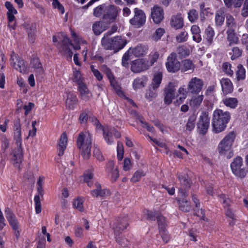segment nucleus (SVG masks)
I'll list each match as a JSON object with an SVG mask.
<instances>
[{"instance_id":"48","label":"nucleus","mask_w":248,"mask_h":248,"mask_svg":"<svg viewBox=\"0 0 248 248\" xmlns=\"http://www.w3.org/2000/svg\"><path fill=\"white\" fill-rule=\"evenodd\" d=\"M188 33L186 31H182L176 36V40L179 43L186 42L188 39Z\"/></svg>"},{"instance_id":"38","label":"nucleus","mask_w":248,"mask_h":248,"mask_svg":"<svg viewBox=\"0 0 248 248\" xmlns=\"http://www.w3.org/2000/svg\"><path fill=\"white\" fill-rule=\"evenodd\" d=\"M103 130L104 137L105 140L108 144H111L113 142L112 132L111 131V129L109 128L108 127H107L106 128L103 129Z\"/></svg>"},{"instance_id":"12","label":"nucleus","mask_w":248,"mask_h":248,"mask_svg":"<svg viewBox=\"0 0 248 248\" xmlns=\"http://www.w3.org/2000/svg\"><path fill=\"white\" fill-rule=\"evenodd\" d=\"M177 84L175 82H170L168 86L165 88L164 103L166 104H170L172 100L175 97V87Z\"/></svg>"},{"instance_id":"43","label":"nucleus","mask_w":248,"mask_h":248,"mask_svg":"<svg viewBox=\"0 0 248 248\" xmlns=\"http://www.w3.org/2000/svg\"><path fill=\"white\" fill-rule=\"evenodd\" d=\"M242 50L240 49L238 47L235 46L233 47L232 48L231 52L229 53L230 55H231V58L232 60H234L239 57H240L242 55Z\"/></svg>"},{"instance_id":"35","label":"nucleus","mask_w":248,"mask_h":248,"mask_svg":"<svg viewBox=\"0 0 248 248\" xmlns=\"http://www.w3.org/2000/svg\"><path fill=\"white\" fill-rule=\"evenodd\" d=\"M72 80L77 83L78 86L84 83V79L82 78L80 72L76 69L73 70Z\"/></svg>"},{"instance_id":"22","label":"nucleus","mask_w":248,"mask_h":248,"mask_svg":"<svg viewBox=\"0 0 248 248\" xmlns=\"http://www.w3.org/2000/svg\"><path fill=\"white\" fill-rule=\"evenodd\" d=\"M225 26L227 31H236L239 28V25L234 17L230 14L226 16Z\"/></svg>"},{"instance_id":"57","label":"nucleus","mask_w":248,"mask_h":248,"mask_svg":"<svg viewBox=\"0 0 248 248\" xmlns=\"http://www.w3.org/2000/svg\"><path fill=\"white\" fill-rule=\"evenodd\" d=\"M8 19V27L13 30L15 29L16 22L15 21V16L14 14H7Z\"/></svg>"},{"instance_id":"56","label":"nucleus","mask_w":248,"mask_h":248,"mask_svg":"<svg viewBox=\"0 0 248 248\" xmlns=\"http://www.w3.org/2000/svg\"><path fill=\"white\" fill-rule=\"evenodd\" d=\"M177 53L181 56L186 57L190 54V51L187 47L181 46L178 47Z\"/></svg>"},{"instance_id":"5","label":"nucleus","mask_w":248,"mask_h":248,"mask_svg":"<svg viewBox=\"0 0 248 248\" xmlns=\"http://www.w3.org/2000/svg\"><path fill=\"white\" fill-rule=\"evenodd\" d=\"M236 135L233 131L229 133L221 141L218 145L219 153L222 155H226L228 152V156L231 157L232 155V146L235 138Z\"/></svg>"},{"instance_id":"49","label":"nucleus","mask_w":248,"mask_h":248,"mask_svg":"<svg viewBox=\"0 0 248 248\" xmlns=\"http://www.w3.org/2000/svg\"><path fill=\"white\" fill-rule=\"evenodd\" d=\"M144 214L146 217L151 220H155V217L157 218V216L160 215V213L157 211H150L148 210H145Z\"/></svg>"},{"instance_id":"25","label":"nucleus","mask_w":248,"mask_h":248,"mask_svg":"<svg viewBox=\"0 0 248 248\" xmlns=\"http://www.w3.org/2000/svg\"><path fill=\"white\" fill-rule=\"evenodd\" d=\"M78 90L80 93L81 98L85 101L90 100L92 97V93L88 90L85 83L80 85L78 87Z\"/></svg>"},{"instance_id":"29","label":"nucleus","mask_w":248,"mask_h":248,"mask_svg":"<svg viewBox=\"0 0 248 248\" xmlns=\"http://www.w3.org/2000/svg\"><path fill=\"white\" fill-rule=\"evenodd\" d=\"M222 90L224 94L231 93L232 90V84L228 78H223L220 81Z\"/></svg>"},{"instance_id":"30","label":"nucleus","mask_w":248,"mask_h":248,"mask_svg":"<svg viewBox=\"0 0 248 248\" xmlns=\"http://www.w3.org/2000/svg\"><path fill=\"white\" fill-rule=\"evenodd\" d=\"M226 34L227 40L229 42L230 46L232 44L239 43V38L237 35L236 31H227Z\"/></svg>"},{"instance_id":"46","label":"nucleus","mask_w":248,"mask_h":248,"mask_svg":"<svg viewBox=\"0 0 248 248\" xmlns=\"http://www.w3.org/2000/svg\"><path fill=\"white\" fill-rule=\"evenodd\" d=\"M109 82L110 83L111 87L115 91L117 94L119 95V96L123 95V93L121 91V87L116 82V81L114 79V78H113L110 79Z\"/></svg>"},{"instance_id":"47","label":"nucleus","mask_w":248,"mask_h":248,"mask_svg":"<svg viewBox=\"0 0 248 248\" xmlns=\"http://www.w3.org/2000/svg\"><path fill=\"white\" fill-rule=\"evenodd\" d=\"M146 173V172L142 170H138L134 173L131 180L134 183L137 182L142 177L144 176Z\"/></svg>"},{"instance_id":"8","label":"nucleus","mask_w":248,"mask_h":248,"mask_svg":"<svg viewBox=\"0 0 248 248\" xmlns=\"http://www.w3.org/2000/svg\"><path fill=\"white\" fill-rule=\"evenodd\" d=\"M231 167L232 172L236 176L241 178L246 176L247 170L243 166V159L241 157H236L231 163Z\"/></svg>"},{"instance_id":"9","label":"nucleus","mask_w":248,"mask_h":248,"mask_svg":"<svg viewBox=\"0 0 248 248\" xmlns=\"http://www.w3.org/2000/svg\"><path fill=\"white\" fill-rule=\"evenodd\" d=\"M5 214L9 224L14 232V234L17 239L20 235L19 225L15 215L9 208H7L5 210Z\"/></svg>"},{"instance_id":"14","label":"nucleus","mask_w":248,"mask_h":248,"mask_svg":"<svg viewBox=\"0 0 248 248\" xmlns=\"http://www.w3.org/2000/svg\"><path fill=\"white\" fill-rule=\"evenodd\" d=\"M203 85V83L202 79L195 77L192 78L188 82L187 89L191 93H198L201 91Z\"/></svg>"},{"instance_id":"6","label":"nucleus","mask_w":248,"mask_h":248,"mask_svg":"<svg viewBox=\"0 0 248 248\" xmlns=\"http://www.w3.org/2000/svg\"><path fill=\"white\" fill-rule=\"evenodd\" d=\"M180 187L178 189V194L182 198H186L188 196V189L191 186V181L186 174L178 173L177 174Z\"/></svg>"},{"instance_id":"62","label":"nucleus","mask_w":248,"mask_h":248,"mask_svg":"<svg viewBox=\"0 0 248 248\" xmlns=\"http://www.w3.org/2000/svg\"><path fill=\"white\" fill-rule=\"evenodd\" d=\"M159 233L161 235L163 241L165 243H167L170 240V236L166 230H161V231H159Z\"/></svg>"},{"instance_id":"52","label":"nucleus","mask_w":248,"mask_h":248,"mask_svg":"<svg viewBox=\"0 0 248 248\" xmlns=\"http://www.w3.org/2000/svg\"><path fill=\"white\" fill-rule=\"evenodd\" d=\"M157 221L159 230L161 231V230H165L166 226L165 218L160 215L157 217Z\"/></svg>"},{"instance_id":"54","label":"nucleus","mask_w":248,"mask_h":248,"mask_svg":"<svg viewBox=\"0 0 248 248\" xmlns=\"http://www.w3.org/2000/svg\"><path fill=\"white\" fill-rule=\"evenodd\" d=\"M83 200L82 199L78 198L75 200L73 202V205L75 208L80 212H82L84 210L83 205Z\"/></svg>"},{"instance_id":"10","label":"nucleus","mask_w":248,"mask_h":248,"mask_svg":"<svg viewBox=\"0 0 248 248\" xmlns=\"http://www.w3.org/2000/svg\"><path fill=\"white\" fill-rule=\"evenodd\" d=\"M166 68L169 72L176 73L180 68V62L177 60L176 54L172 52L168 57L166 63Z\"/></svg>"},{"instance_id":"53","label":"nucleus","mask_w":248,"mask_h":248,"mask_svg":"<svg viewBox=\"0 0 248 248\" xmlns=\"http://www.w3.org/2000/svg\"><path fill=\"white\" fill-rule=\"evenodd\" d=\"M137 114L138 118L139 119L141 124H143L142 126L147 129V130L151 132H154V128L153 126H150L147 123L143 121V118L140 117L136 111L134 112Z\"/></svg>"},{"instance_id":"11","label":"nucleus","mask_w":248,"mask_h":248,"mask_svg":"<svg viewBox=\"0 0 248 248\" xmlns=\"http://www.w3.org/2000/svg\"><path fill=\"white\" fill-rule=\"evenodd\" d=\"M134 14V17L130 20V24L138 28L143 26L146 21V16L143 11L136 8Z\"/></svg>"},{"instance_id":"34","label":"nucleus","mask_w":248,"mask_h":248,"mask_svg":"<svg viewBox=\"0 0 248 248\" xmlns=\"http://www.w3.org/2000/svg\"><path fill=\"white\" fill-rule=\"evenodd\" d=\"M162 78V74L161 73L158 72L155 74L151 85L154 90H156L159 87L161 83Z\"/></svg>"},{"instance_id":"4","label":"nucleus","mask_w":248,"mask_h":248,"mask_svg":"<svg viewBox=\"0 0 248 248\" xmlns=\"http://www.w3.org/2000/svg\"><path fill=\"white\" fill-rule=\"evenodd\" d=\"M111 33H106L101 40V44L106 49L114 50L117 52L122 49L127 43L126 40L121 36H117L109 38Z\"/></svg>"},{"instance_id":"61","label":"nucleus","mask_w":248,"mask_h":248,"mask_svg":"<svg viewBox=\"0 0 248 248\" xmlns=\"http://www.w3.org/2000/svg\"><path fill=\"white\" fill-rule=\"evenodd\" d=\"M156 96V93L151 89L148 90L146 93L145 97L150 101L152 100L153 98H155Z\"/></svg>"},{"instance_id":"19","label":"nucleus","mask_w":248,"mask_h":248,"mask_svg":"<svg viewBox=\"0 0 248 248\" xmlns=\"http://www.w3.org/2000/svg\"><path fill=\"white\" fill-rule=\"evenodd\" d=\"M117 11L113 5L107 6L105 12L103 15V19L108 22H113L117 17Z\"/></svg>"},{"instance_id":"27","label":"nucleus","mask_w":248,"mask_h":248,"mask_svg":"<svg viewBox=\"0 0 248 248\" xmlns=\"http://www.w3.org/2000/svg\"><path fill=\"white\" fill-rule=\"evenodd\" d=\"M67 143V138L65 132L62 133V134L58 147V155L61 156L63 155L64 151L66 149Z\"/></svg>"},{"instance_id":"44","label":"nucleus","mask_w":248,"mask_h":248,"mask_svg":"<svg viewBox=\"0 0 248 248\" xmlns=\"http://www.w3.org/2000/svg\"><path fill=\"white\" fill-rule=\"evenodd\" d=\"M224 104L228 107L235 108L238 104V100L235 98H228L223 100Z\"/></svg>"},{"instance_id":"50","label":"nucleus","mask_w":248,"mask_h":248,"mask_svg":"<svg viewBox=\"0 0 248 248\" xmlns=\"http://www.w3.org/2000/svg\"><path fill=\"white\" fill-rule=\"evenodd\" d=\"M236 75L238 80L243 79L245 78V70L241 64H239L237 66Z\"/></svg>"},{"instance_id":"60","label":"nucleus","mask_w":248,"mask_h":248,"mask_svg":"<svg viewBox=\"0 0 248 248\" xmlns=\"http://www.w3.org/2000/svg\"><path fill=\"white\" fill-rule=\"evenodd\" d=\"M35 204V212L36 214H39L41 212V204L40 202V197L38 195H36L34 199Z\"/></svg>"},{"instance_id":"33","label":"nucleus","mask_w":248,"mask_h":248,"mask_svg":"<svg viewBox=\"0 0 248 248\" xmlns=\"http://www.w3.org/2000/svg\"><path fill=\"white\" fill-rule=\"evenodd\" d=\"M179 209L184 212H189L191 209L190 202L185 199L177 200Z\"/></svg>"},{"instance_id":"45","label":"nucleus","mask_w":248,"mask_h":248,"mask_svg":"<svg viewBox=\"0 0 248 248\" xmlns=\"http://www.w3.org/2000/svg\"><path fill=\"white\" fill-rule=\"evenodd\" d=\"M107 6L105 5H100L94 9L93 16L96 17H100L102 16H103L105 12V10Z\"/></svg>"},{"instance_id":"31","label":"nucleus","mask_w":248,"mask_h":248,"mask_svg":"<svg viewBox=\"0 0 248 248\" xmlns=\"http://www.w3.org/2000/svg\"><path fill=\"white\" fill-rule=\"evenodd\" d=\"M147 78L142 76L136 78L133 82V87L134 90H137L144 87L147 82Z\"/></svg>"},{"instance_id":"15","label":"nucleus","mask_w":248,"mask_h":248,"mask_svg":"<svg viewBox=\"0 0 248 248\" xmlns=\"http://www.w3.org/2000/svg\"><path fill=\"white\" fill-rule=\"evenodd\" d=\"M149 67L148 62L144 59H137L132 62L131 70L134 73H139Z\"/></svg>"},{"instance_id":"3","label":"nucleus","mask_w":248,"mask_h":248,"mask_svg":"<svg viewBox=\"0 0 248 248\" xmlns=\"http://www.w3.org/2000/svg\"><path fill=\"white\" fill-rule=\"evenodd\" d=\"M230 118V114L227 111H223L221 109L215 110L212 120L213 131L215 133H219L223 131Z\"/></svg>"},{"instance_id":"24","label":"nucleus","mask_w":248,"mask_h":248,"mask_svg":"<svg viewBox=\"0 0 248 248\" xmlns=\"http://www.w3.org/2000/svg\"><path fill=\"white\" fill-rule=\"evenodd\" d=\"M225 11L223 8L217 10L215 15V24L217 28L221 27L224 24L225 19Z\"/></svg>"},{"instance_id":"28","label":"nucleus","mask_w":248,"mask_h":248,"mask_svg":"<svg viewBox=\"0 0 248 248\" xmlns=\"http://www.w3.org/2000/svg\"><path fill=\"white\" fill-rule=\"evenodd\" d=\"M129 50L130 52L136 57H141L147 53L148 47L147 46L139 45L132 49Z\"/></svg>"},{"instance_id":"17","label":"nucleus","mask_w":248,"mask_h":248,"mask_svg":"<svg viewBox=\"0 0 248 248\" xmlns=\"http://www.w3.org/2000/svg\"><path fill=\"white\" fill-rule=\"evenodd\" d=\"M128 225V218L125 216L119 218L113 227V230L115 235H119L122 231L126 228Z\"/></svg>"},{"instance_id":"58","label":"nucleus","mask_w":248,"mask_h":248,"mask_svg":"<svg viewBox=\"0 0 248 248\" xmlns=\"http://www.w3.org/2000/svg\"><path fill=\"white\" fill-rule=\"evenodd\" d=\"M188 17L189 20L193 22L198 18V13L195 9L190 10L188 13Z\"/></svg>"},{"instance_id":"36","label":"nucleus","mask_w":248,"mask_h":248,"mask_svg":"<svg viewBox=\"0 0 248 248\" xmlns=\"http://www.w3.org/2000/svg\"><path fill=\"white\" fill-rule=\"evenodd\" d=\"M206 39L208 45H210L213 42V38L215 35V31L213 28L208 26L205 31Z\"/></svg>"},{"instance_id":"63","label":"nucleus","mask_w":248,"mask_h":248,"mask_svg":"<svg viewBox=\"0 0 248 248\" xmlns=\"http://www.w3.org/2000/svg\"><path fill=\"white\" fill-rule=\"evenodd\" d=\"M93 30L95 35H99L102 32V30L100 25V22H95L93 25Z\"/></svg>"},{"instance_id":"51","label":"nucleus","mask_w":248,"mask_h":248,"mask_svg":"<svg viewBox=\"0 0 248 248\" xmlns=\"http://www.w3.org/2000/svg\"><path fill=\"white\" fill-rule=\"evenodd\" d=\"M165 30L164 29L161 28H158L153 35L152 37V39L154 41H157L161 38Z\"/></svg>"},{"instance_id":"2","label":"nucleus","mask_w":248,"mask_h":248,"mask_svg":"<svg viewBox=\"0 0 248 248\" xmlns=\"http://www.w3.org/2000/svg\"><path fill=\"white\" fill-rule=\"evenodd\" d=\"M77 144L83 157L88 159L90 157L92 145L91 134L88 132H81L77 138Z\"/></svg>"},{"instance_id":"1","label":"nucleus","mask_w":248,"mask_h":248,"mask_svg":"<svg viewBox=\"0 0 248 248\" xmlns=\"http://www.w3.org/2000/svg\"><path fill=\"white\" fill-rule=\"evenodd\" d=\"M14 127V139L16 141V147L14 148L10 154V160L15 167L19 168L23 157L21 142V124L19 119H18L15 121Z\"/></svg>"},{"instance_id":"26","label":"nucleus","mask_w":248,"mask_h":248,"mask_svg":"<svg viewBox=\"0 0 248 248\" xmlns=\"http://www.w3.org/2000/svg\"><path fill=\"white\" fill-rule=\"evenodd\" d=\"M170 25L176 30L182 28L184 26L183 18L181 14L173 16L170 21Z\"/></svg>"},{"instance_id":"64","label":"nucleus","mask_w":248,"mask_h":248,"mask_svg":"<svg viewBox=\"0 0 248 248\" xmlns=\"http://www.w3.org/2000/svg\"><path fill=\"white\" fill-rule=\"evenodd\" d=\"M241 15L244 17L248 16V0H245L244 2Z\"/></svg>"},{"instance_id":"20","label":"nucleus","mask_w":248,"mask_h":248,"mask_svg":"<svg viewBox=\"0 0 248 248\" xmlns=\"http://www.w3.org/2000/svg\"><path fill=\"white\" fill-rule=\"evenodd\" d=\"M23 26L26 29L28 34L29 40L31 43H33L35 39V33L36 32V24L31 23V24L25 22Z\"/></svg>"},{"instance_id":"37","label":"nucleus","mask_w":248,"mask_h":248,"mask_svg":"<svg viewBox=\"0 0 248 248\" xmlns=\"http://www.w3.org/2000/svg\"><path fill=\"white\" fill-rule=\"evenodd\" d=\"M194 69V65L192 61L186 59L182 62V71L186 72L188 71H193Z\"/></svg>"},{"instance_id":"13","label":"nucleus","mask_w":248,"mask_h":248,"mask_svg":"<svg viewBox=\"0 0 248 248\" xmlns=\"http://www.w3.org/2000/svg\"><path fill=\"white\" fill-rule=\"evenodd\" d=\"M209 124L210 118L206 113H203L201 115L197 124L199 133L202 135H205L209 127Z\"/></svg>"},{"instance_id":"18","label":"nucleus","mask_w":248,"mask_h":248,"mask_svg":"<svg viewBox=\"0 0 248 248\" xmlns=\"http://www.w3.org/2000/svg\"><path fill=\"white\" fill-rule=\"evenodd\" d=\"M151 17L155 23H160L164 19L163 9L157 5L154 6L151 9Z\"/></svg>"},{"instance_id":"39","label":"nucleus","mask_w":248,"mask_h":248,"mask_svg":"<svg viewBox=\"0 0 248 248\" xmlns=\"http://www.w3.org/2000/svg\"><path fill=\"white\" fill-rule=\"evenodd\" d=\"M244 0H223L225 5L231 8L232 5L235 8L240 7Z\"/></svg>"},{"instance_id":"23","label":"nucleus","mask_w":248,"mask_h":248,"mask_svg":"<svg viewBox=\"0 0 248 248\" xmlns=\"http://www.w3.org/2000/svg\"><path fill=\"white\" fill-rule=\"evenodd\" d=\"M108 176L112 182H115L119 177V174L118 169L114 168V163L113 161H108L107 165Z\"/></svg>"},{"instance_id":"40","label":"nucleus","mask_w":248,"mask_h":248,"mask_svg":"<svg viewBox=\"0 0 248 248\" xmlns=\"http://www.w3.org/2000/svg\"><path fill=\"white\" fill-rule=\"evenodd\" d=\"M196 119V116L194 114H192L189 117L186 125V130L191 131L193 129L195 126Z\"/></svg>"},{"instance_id":"16","label":"nucleus","mask_w":248,"mask_h":248,"mask_svg":"<svg viewBox=\"0 0 248 248\" xmlns=\"http://www.w3.org/2000/svg\"><path fill=\"white\" fill-rule=\"evenodd\" d=\"M10 61L12 66L20 72H24L26 70V64L24 61L20 60L14 52L11 54Z\"/></svg>"},{"instance_id":"42","label":"nucleus","mask_w":248,"mask_h":248,"mask_svg":"<svg viewBox=\"0 0 248 248\" xmlns=\"http://www.w3.org/2000/svg\"><path fill=\"white\" fill-rule=\"evenodd\" d=\"M33 67L36 69V72L39 75H42L44 73V70L42 67V64L39 60L37 59H34L31 61Z\"/></svg>"},{"instance_id":"7","label":"nucleus","mask_w":248,"mask_h":248,"mask_svg":"<svg viewBox=\"0 0 248 248\" xmlns=\"http://www.w3.org/2000/svg\"><path fill=\"white\" fill-rule=\"evenodd\" d=\"M70 47H73L75 50H79L80 49V47L79 45L74 46L70 39L66 36H64L60 44L59 50L62 53L63 55L70 59H71L73 56V52Z\"/></svg>"},{"instance_id":"55","label":"nucleus","mask_w":248,"mask_h":248,"mask_svg":"<svg viewBox=\"0 0 248 248\" xmlns=\"http://www.w3.org/2000/svg\"><path fill=\"white\" fill-rule=\"evenodd\" d=\"M223 71L227 75L232 76L233 73V71L232 69V66L228 62L223 63L222 66Z\"/></svg>"},{"instance_id":"41","label":"nucleus","mask_w":248,"mask_h":248,"mask_svg":"<svg viewBox=\"0 0 248 248\" xmlns=\"http://www.w3.org/2000/svg\"><path fill=\"white\" fill-rule=\"evenodd\" d=\"M203 100L202 95L193 97L189 101L190 106L193 108H197L201 104Z\"/></svg>"},{"instance_id":"32","label":"nucleus","mask_w":248,"mask_h":248,"mask_svg":"<svg viewBox=\"0 0 248 248\" xmlns=\"http://www.w3.org/2000/svg\"><path fill=\"white\" fill-rule=\"evenodd\" d=\"M78 103V99L75 94L73 93H69L67 94L66 100V105L70 109H73L75 106Z\"/></svg>"},{"instance_id":"21","label":"nucleus","mask_w":248,"mask_h":248,"mask_svg":"<svg viewBox=\"0 0 248 248\" xmlns=\"http://www.w3.org/2000/svg\"><path fill=\"white\" fill-rule=\"evenodd\" d=\"M95 186L96 189L91 191V194L93 196L104 198L110 195V191L107 189H102L99 183H96Z\"/></svg>"},{"instance_id":"59","label":"nucleus","mask_w":248,"mask_h":248,"mask_svg":"<svg viewBox=\"0 0 248 248\" xmlns=\"http://www.w3.org/2000/svg\"><path fill=\"white\" fill-rule=\"evenodd\" d=\"M115 238L117 243H118L122 247H125L129 244V241L128 240L124 237H120L118 236V235H116Z\"/></svg>"}]
</instances>
